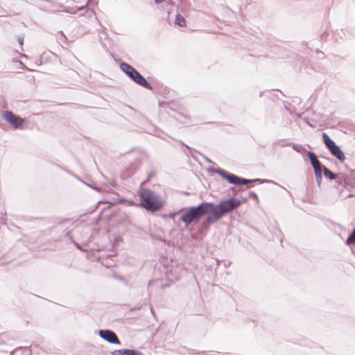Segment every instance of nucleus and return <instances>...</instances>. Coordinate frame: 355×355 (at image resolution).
Returning a JSON list of instances; mask_svg holds the SVG:
<instances>
[{
    "label": "nucleus",
    "mask_w": 355,
    "mask_h": 355,
    "mask_svg": "<svg viewBox=\"0 0 355 355\" xmlns=\"http://www.w3.org/2000/svg\"><path fill=\"white\" fill-rule=\"evenodd\" d=\"M139 197L142 207L153 212L160 210L164 205L161 198L149 189L141 190Z\"/></svg>",
    "instance_id": "nucleus-2"
},
{
    "label": "nucleus",
    "mask_w": 355,
    "mask_h": 355,
    "mask_svg": "<svg viewBox=\"0 0 355 355\" xmlns=\"http://www.w3.org/2000/svg\"><path fill=\"white\" fill-rule=\"evenodd\" d=\"M3 117L15 129H22L24 127L25 119L11 111L3 112Z\"/></svg>",
    "instance_id": "nucleus-5"
},
{
    "label": "nucleus",
    "mask_w": 355,
    "mask_h": 355,
    "mask_svg": "<svg viewBox=\"0 0 355 355\" xmlns=\"http://www.w3.org/2000/svg\"><path fill=\"white\" fill-rule=\"evenodd\" d=\"M137 84L144 87L146 89H151L152 87L148 81L136 70L134 75L130 78Z\"/></svg>",
    "instance_id": "nucleus-9"
},
{
    "label": "nucleus",
    "mask_w": 355,
    "mask_h": 355,
    "mask_svg": "<svg viewBox=\"0 0 355 355\" xmlns=\"http://www.w3.org/2000/svg\"><path fill=\"white\" fill-rule=\"evenodd\" d=\"M245 201V200H241L232 198L220 202L217 205L212 203V206L210 207L211 213L208 218V222L212 223L218 220L225 214L238 208Z\"/></svg>",
    "instance_id": "nucleus-1"
},
{
    "label": "nucleus",
    "mask_w": 355,
    "mask_h": 355,
    "mask_svg": "<svg viewBox=\"0 0 355 355\" xmlns=\"http://www.w3.org/2000/svg\"><path fill=\"white\" fill-rule=\"evenodd\" d=\"M211 206L212 203L211 202H203L197 207H192L181 217V220L184 223L189 224L193 222H198L202 216L207 215V220L208 221L211 213L210 207Z\"/></svg>",
    "instance_id": "nucleus-3"
},
{
    "label": "nucleus",
    "mask_w": 355,
    "mask_h": 355,
    "mask_svg": "<svg viewBox=\"0 0 355 355\" xmlns=\"http://www.w3.org/2000/svg\"><path fill=\"white\" fill-rule=\"evenodd\" d=\"M175 23L180 27H184L187 24L184 17L180 14L176 15Z\"/></svg>",
    "instance_id": "nucleus-12"
},
{
    "label": "nucleus",
    "mask_w": 355,
    "mask_h": 355,
    "mask_svg": "<svg viewBox=\"0 0 355 355\" xmlns=\"http://www.w3.org/2000/svg\"><path fill=\"white\" fill-rule=\"evenodd\" d=\"M323 171H324V176L328 178L330 180H334L336 177V175L334 173H332L331 171H329L326 167H324Z\"/></svg>",
    "instance_id": "nucleus-13"
},
{
    "label": "nucleus",
    "mask_w": 355,
    "mask_h": 355,
    "mask_svg": "<svg viewBox=\"0 0 355 355\" xmlns=\"http://www.w3.org/2000/svg\"><path fill=\"white\" fill-rule=\"evenodd\" d=\"M220 174L223 178L226 179L228 182L236 185L246 184L252 182V180L241 178L235 175L227 173L223 171H220Z\"/></svg>",
    "instance_id": "nucleus-6"
},
{
    "label": "nucleus",
    "mask_w": 355,
    "mask_h": 355,
    "mask_svg": "<svg viewBox=\"0 0 355 355\" xmlns=\"http://www.w3.org/2000/svg\"><path fill=\"white\" fill-rule=\"evenodd\" d=\"M164 1V0H155V3H161V2Z\"/></svg>",
    "instance_id": "nucleus-14"
},
{
    "label": "nucleus",
    "mask_w": 355,
    "mask_h": 355,
    "mask_svg": "<svg viewBox=\"0 0 355 355\" xmlns=\"http://www.w3.org/2000/svg\"><path fill=\"white\" fill-rule=\"evenodd\" d=\"M99 335L101 338L106 340L107 342L113 344H120V341L116 335L110 330H101Z\"/></svg>",
    "instance_id": "nucleus-7"
},
{
    "label": "nucleus",
    "mask_w": 355,
    "mask_h": 355,
    "mask_svg": "<svg viewBox=\"0 0 355 355\" xmlns=\"http://www.w3.org/2000/svg\"><path fill=\"white\" fill-rule=\"evenodd\" d=\"M308 155L314 168L315 175L317 177H321L322 171L320 162L314 153L309 152Z\"/></svg>",
    "instance_id": "nucleus-8"
},
{
    "label": "nucleus",
    "mask_w": 355,
    "mask_h": 355,
    "mask_svg": "<svg viewBox=\"0 0 355 355\" xmlns=\"http://www.w3.org/2000/svg\"><path fill=\"white\" fill-rule=\"evenodd\" d=\"M113 355H144L139 352L132 349H118L112 352Z\"/></svg>",
    "instance_id": "nucleus-10"
},
{
    "label": "nucleus",
    "mask_w": 355,
    "mask_h": 355,
    "mask_svg": "<svg viewBox=\"0 0 355 355\" xmlns=\"http://www.w3.org/2000/svg\"><path fill=\"white\" fill-rule=\"evenodd\" d=\"M322 139L325 146L331 154L336 157L340 162H344L345 159V156L339 146H338L326 133L322 134Z\"/></svg>",
    "instance_id": "nucleus-4"
},
{
    "label": "nucleus",
    "mask_w": 355,
    "mask_h": 355,
    "mask_svg": "<svg viewBox=\"0 0 355 355\" xmlns=\"http://www.w3.org/2000/svg\"><path fill=\"white\" fill-rule=\"evenodd\" d=\"M121 68L130 78H131L136 71V69L127 63H122Z\"/></svg>",
    "instance_id": "nucleus-11"
}]
</instances>
